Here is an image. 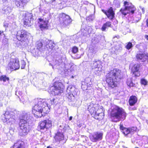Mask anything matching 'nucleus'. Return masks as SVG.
Wrapping results in <instances>:
<instances>
[{"mask_svg": "<svg viewBox=\"0 0 148 148\" xmlns=\"http://www.w3.org/2000/svg\"><path fill=\"white\" fill-rule=\"evenodd\" d=\"M77 89L72 85L69 86L67 88L66 96L69 99H71L77 94Z\"/></svg>", "mask_w": 148, "mask_h": 148, "instance_id": "nucleus-8", "label": "nucleus"}, {"mask_svg": "<svg viewBox=\"0 0 148 148\" xmlns=\"http://www.w3.org/2000/svg\"><path fill=\"white\" fill-rule=\"evenodd\" d=\"M102 110V109H101V108H100V109H99L98 110Z\"/></svg>", "mask_w": 148, "mask_h": 148, "instance_id": "nucleus-64", "label": "nucleus"}, {"mask_svg": "<svg viewBox=\"0 0 148 148\" xmlns=\"http://www.w3.org/2000/svg\"><path fill=\"white\" fill-rule=\"evenodd\" d=\"M91 79L90 78L88 77L86 78L85 82H83V83H85V84H86L87 86H91L92 84V82H91Z\"/></svg>", "mask_w": 148, "mask_h": 148, "instance_id": "nucleus-32", "label": "nucleus"}, {"mask_svg": "<svg viewBox=\"0 0 148 148\" xmlns=\"http://www.w3.org/2000/svg\"><path fill=\"white\" fill-rule=\"evenodd\" d=\"M133 45L132 43L131 42H129L127 44L126 46L125 47L126 48L129 50L130 49L133 47Z\"/></svg>", "mask_w": 148, "mask_h": 148, "instance_id": "nucleus-39", "label": "nucleus"}, {"mask_svg": "<svg viewBox=\"0 0 148 148\" xmlns=\"http://www.w3.org/2000/svg\"><path fill=\"white\" fill-rule=\"evenodd\" d=\"M136 58L138 60L144 62L148 59V55L145 53H138L136 55Z\"/></svg>", "mask_w": 148, "mask_h": 148, "instance_id": "nucleus-23", "label": "nucleus"}, {"mask_svg": "<svg viewBox=\"0 0 148 148\" xmlns=\"http://www.w3.org/2000/svg\"><path fill=\"white\" fill-rule=\"evenodd\" d=\"M26 64V63L24 60L21 61V69H24L25 68Z\"/></svg>", "mask_w": 148, "mask_h": 148, "instance_id": "nucleus-40", "label": "nucleus"}, {"mask_svg": "<svg viewBox=\"0 0 148 148\" xmlns=\"http://www.w3.org/2000/svg\"><path fill=\"white\" fill-rule=\"evenodd\" d=\"M129 130L131 137L132 135L136 131L137 128L136 127H132L131 128H129Z\"/></svg>", "mask_w": 148, "mask_h": 148, "instance_id": "nucleus-35", "label": "nucleus"}, {"mask_svg": "<svg viewBox=\"0 0 148 148\" xmlns=\"http://www.w3.org/2000/svg\"><path fill=\"white\" fill-rule=\"evenodd\" d=\"M8 39L4 37L3 38L2 40V42H3L4 44H5L8 43Z\"/></svg>", "mask_w": 148, "mask_h": 148, "instance_id": "nucleus-44", "label": "nucleus"}, {"mask_svg": "<svg viewBox=\"0 0 148 148\" xmlns=\"http://www.w3.org/2000/svg\"><path fill=\"white\" fill-rule=\"evenodd\" d=\"M51 126V121L49 119H47L40 122L39 123L38 128L42 131L46 130Z\"/></svg>", "mask_w": 148, "mask_h": 148, "instance_id": "nucleus-10", "label": "nucleus"}, {"mask_svg": "<svg viewBox=\"0 0 148 148\" xmlns=\"http://www.w3.org/2000/svg\"><path fill=\"white\" fill-rule=\"evenodd\" d=\"M27 34L26 31L24 30L18 31L17 32L16 38L17 39L21 42H25L27 39Z\"/></svg>", "mask_w": 148, "mask_h": 148, "instance_id": "nucleus-15", "label": "nucleus"}, {"mask_svg": "<svg viewBox=\"0 0 148 148\" xmlns=\"http://www.w3.org/2000/svg\"><path fill=\"white\" fill-rule=\"evenodd\" d=\"M91 66L93 69H94L96 74L99 73L101 71V62L99 60H95L91 64Z\"/></svg>", "mask_w": 148, "mask_h": 148, "instance_id": "nucleus-13", "label": "nucleus"}, {"mask_svg": "<svg viewBox=\"0 0 148 148\" xmlns=\"http://www.w3.org/2000/svg\"><path fill=\"white\" fill-rule=\"evenodd\" d=\"M31 148H37L36 147V146H35V145H33L32 147Z\"/></svg>", "mask_w": 148, "mask_h": 148, "instance_id": "nucleus-56", "label": "nucleus"}, {"mask_svg": "<svg viewBox=\"0 0 148 148\" xmlns=\"http://www.w3.org/2000/svg\"><path fill=\"white\" fill-rule=\"evenodd\" d=\"M56 142L59 144L61 143L63 144L65 143L66 140L64 139V136L62 133L58 132L54 137Z\"/></svg>", "mask_w": 148, "mask_h": 148, "instance_id": "nucleus-17", "label": "nucleus"}, {"mask_svg": "<svg viewBox=\"0 0 148 148\" xmlns=\"http://www.w3.org/2000/svg\"><path fill=\"white\" fill-rule=\"evenodd\" d=\"M140 9L142 11L143 13L144 14V13H145V12L144 8H142L141 7H140Z\"/></svg>", "mask_w": 148, "mask_h": 148, "instance_id": "nucleus-52", "label": "nucleus"}, {"mask_svg": "<svg viewBox=\"0 0 148 148\" xmlns=\"http://www.w3.org/2000/svg\"><path fill=\"white\" fill-rule=\"evenodd\" d=\"M12 27L13 29L16 28V25L15 23H14L12 24Z\"/></svg>", "mask_w": 148, "mask_h": 148, "instance_id": "nucleus-50", "label": "nucleus"}, {"mask_svg": "<svg viewBox=\"0 0 148 148\" xmlns=\"http://www.w3.org/2000/svg\"><path fill=\"white\" fill-rule=\"evenodd\" d=\"M78 51V48L77 47L74 46L72 48V52L74 53H76Z\"/></svg>", "mask_w": 148, "mask_h": 148, "instance_id": "nucleus-41", "label": "nucleus"}, {"mask_svg": "<svg viewBox=\"0 0 148 148\" xmlns=\"http://www.w3.org/2000/svg\"><path fill=\"white\" fill-rule=\"evenodd\" d=\"M105 25L108 27H111V23L109 21L107 22L106 23H104Z\"/></svg>", "mask_w": 148, "mask_h": 148, "instance_id": "nucleus-46", "label": "nucleus"}, {"mask_svg": "<svg viewBox=\"0 0 148 148\" xmlns=\"http://www.w3.org/2000/svg\"><path fill=\"white\" fill-rule=\"evenodd\" d=\"M112 49L113 50V52L115 53L116 51L121 50L122 49V47L121 45L117 43L115 46L113 47H112Z\"/></svg>", "mask_w": 148, "mask_h": 148, "instance_id": "nucleus-29", "label": "nucleus"}, {"mask_svg": "<svg viewBox=\"0 0 148 148\" xmlns=\"http://www.w3.org/2000/svg\"><path fill=\"white\" fill-rule=\"evenodd\" d=\"M37 45L38 46V48L40 49V48L42 46V45L41 42H39L38 43Z\"/></svg>", "mask_w": 148, "mask_h": 148, "instance_id": "nucleus-49", "label": "nucleus"}, {"mask_svg": "<svg viewBox=\"0 0 148 148\" xmlns=\"http://www.w3.org/2000/svg\"><path fill=\"white\" fill-rule=\"evenodd\" d=\"M136 47L140 52L144 51L146 49V45L143 43H140L136 45Z\"/></svg>", "mask_w": 148, "mask_h": 148, "instance_id": "nucleus-26", "label": "nucleus"}, {"mask_svg": "<svg viewBox=\"0 0 148 148\" xmlns=\"http://www.w3.org/2000/svg\"><path fill=\"white\" fill-rule=\"evenodd\" d=\"M72 118H73V117L72 116H70L69 117V120L70 121L72 119Z\"/></svg>", "mask_w": 148, "mask_h": 148, "instance_id": "nucleus-58", "label": "nucleus"}, {"mask_svg": "<svg viewBox=\"0 0 148 148\" xmlns=\"http://www.w3.org/2000/svg\"><path fill=\"white\" fill-rule=\"evenodd\" d=\"M145 112L147 113H148V108H146L145 110Z\"/></svg>", "mask_w": 148, "mask_h": 148, "instance_id": "nucleus-55", "label": "nucleus"}, {"mask_svg": "<svg viewBox=\"0 0 148 148\" xmlns=\"http://www.w3.org/2000/svg\"><path fill=\"white\" fill-rule=\"evenodd\" d=\"M125 128L124 127L123 125H121V124L120 125V129L121 130H122L123 131L124 130V129Z\"/></svg>", "mask_w": 148, "mask_h": 148, "instance_id": "nucleus-51", "label": "nucleus"}, {"mask_svg": "<svg viewBox=\"0 0 148 148\" xmlns=\"http://www.w3.org/2000/svg\"><path fill=\"white\" fill-rule=\"evenodd\" d=\"M102 11L107 16L108 18L112 19L114 17V13L112 7H110L108 11L102 10Z\"/></svg>", "mask_w": 148, "mask_h": 148, "instance_id": "nucleus-22", "label": "nucleus"}, {"mask_svg": "<svg viewBox=\"0 0 148 148\" xmlns=\"http://www.w3.org/2000/svg\"><path fill=\"white\" fill-rule=\"evenodd\" d=\"M124 8L121 9L120 11L121 14L125 16L127 14H133L136 9L131 3L125 1L124 3Z\"/></svg>", "mask_w": 148, "mask_h": 148, "instance_id": "nucleus-6", "label": "nucleus"}, {"mask_svg": "<svg viewBox=\"0 0 148 148\" xmlns=\"http://www.w3.org/2000/svg\"><path fill=\"white\" fill-rule=\"evenodd\" d=\"M136 18H138L137 19H136V20L137 22L139 20H140L141 18V14H138L136 16Z\"/></svg>", "mask_w": 148, "mask_h": 148, "instance_id": "nucleus-48", "label": "nucleus"}, {"mask_svg": "<svg viewBox=\"0 0 148 148\" xmlns=\"http://www.w3.org/2000/svg\"><path fill=\"white\" fill-rule=\"evenodd\" d=\"M98 109V106L97 105L91 103L88 106L87 109L90 114L91 115H93L94 116L97 112V111H96V110Z\"/></svg>", "mask_w": 148, "mask_h": 148, "instance_id": "nucleus-19", "label": "nucleus"}, {"mask_svg": "<svg viewBox=\"0 0 148 148\" xmlns=\"http://www.w3.org/2000/svg\"><path fill=\"white\" fill-rule=\"evenodd\" d=\"M62 84L61 83L56 84L54 86L51 88L52 93L54 95H57L63 92L62 89L61 88Z\"/></svg>", "mask_w": 148, "mask_h": 148, "instance_id": "nucleus-11", "label": "nucleus"}, {"mask_svg": "<svg viewBox=\"0 0 148 148\" xmlns=\"http://www.w3.org/2000/svg\"><path fill=\"white\" fill-rule=\"evenodd\" d=\"M121 71L115 69L111 70L106 75V82L109 87L114 88L117 86V82L121 77Z\"/></svg>", "mask_w": 148, "mask_h": 148, "instance_id": "nucleus-2", "label": "nucleus"}, {"mask_svg": "<svg viewBox=\"0 0 148 148\" xmlns=\"http://www.w3.org/2000/svg\"><path fill=\"white\" fill-rule=\"evenodd\" d=\"M127 114L122 108L116 106L113 109L111 112V118L113 122L123 121L125 119Z\"/></svg>", "mask_w": 148, "mask_h": 148, "instance_id": "nucleus-4", "label": "nucleus"}, {"mask_svg": "<svg viewBox=\"0 0 148 148\" xmlns=\"http://www.w3.org/2000/svg\"><path fill=\"white\" fill-rule=\"evenodd\" d=\"M0 80L1 81H3L4 82H5L7 81L8 82H9V78L8 77H7L5 75H2L0 77Z\"/></svg>", "mask_w": 148, "mask_h": 148, "instance_id": "nucleus-31", "label": "nucleus"}, {"mask_svg": "<svg viewBox=\"0 0 148 148\" xmlns=\"http://www.w3.org/2000/svg\"><path fill=\"white\" fill-rule=\"evenodd\" d=\"M3 24L4 26L5 27H7L8 26V24L7 23H4Z\"/></svg>", "mask_w": 148, "mask_h": 148, "instance_id": "nucleus-53", "label": "nucleus"}, {"mask_svg": "<svg viewBox=\"0 0 148 148\" xmlns=\"http://www.w3.org/2000/svg\"><path fill=\"white\" fill-rule=\"evenodd\" d=\"M12 9L10 7H7L5 9V12L6 14L10 13L11 12Z\"/></svg>", "mask_w": 148, "mask_h": 148, "instance_id": "nucleus-38", "label": "nucleus"}, {"mask_svg": "<svg viewBox=\"0 0 148 148\" xmlns=\"http://www.w3.org/2000/svg\"><path fill=\"white\" fill-rule=\"evenodd\" d=\"M55 0H51L52 2H53L54 1H55Z\"/></svg>", "mask_w": 148, "mask_h": 148, "instance_id": "nucleus-62", "label": "nucleus"}, {"mask_svg": "<svg viewBox=\"0 0 148 148\" xmlns=\"http://www.w3.org/2000/svg\"><path fill=\"white\" fill-rule=\"evenodd\" d=\"M94 18V14H91L88 16L86 18V20L89 21H92Z\"/></svg>", "mask_w": 148, "mask_h": 148, "instance_id": "nucleus-37", "label": "nucleus"}, {"mask_svg": "<svg viewBox=\"0 0 148 148\" xmlns=\"http://www.w3.org/2000/svg\"><path fill=\"white\" fill-rule=\"evenodd\" d=\"M33 15L32 13H27L25 14V17L24 21V25L30 26L33 23Z\"/></svg>", "mask_w": 148, "mask_h": 148, "instance_id": "nucleus-14", "label": "nucleus"}, {"mask_svg": "<svg viewBox=\"0 0 148 148\" xmlns=\"http://www.w3.org/2000/svg\"><path fill=\"white\" fill-rule=\"evenodd\" d=\"M147 25L148 27V19L146 20Z\"/></svg>", "mask_w": 148, "mask_h": 148, "instance_id": "nucleus-57", "label": "nucleus"}, {"mask_svg": "<svg viewBox=\"0 0 148 148\" xmlns=\"http://www.w3.org/2000/svg\"><path fill=\"white\" fill-rule=\"evenodd\" d=\"M3 31H0V35L1 34L3 33Z\"/></svg>", "mask_w": 148, "mask_h": 148, "instance_id": "nucleus-60", "label": "nucleus"}, {"mask_svg": "<svg viewBox=\"0 0 148 148\" xmlns=\"http://www.w3.org/2000/svg\"><path fill=\"white\" fill-rule=\"evenodd\" d=\"M67 61L66 58L60 57L57 58L55 61V65L60 66L61 68H64L66 69H68V64L66 63Z\"/></svg>", "mask_w": 148, "mask_h": 148, "instance_id": "nucleus-9", "label": "nucleus"}, {"mask_svg": "<svg viewBox=\"0 0 148 148\" xmlns=\"http://www.w3.org/2000/svg\"><path fill=\"white\" fill-rule=\"evenodd\" d=\"M15 4L18 7L23 8L29 1V0H14Z\"/></svg>", "mask_w": 148, "mask_h": 148, "instance_id": "nucleus-21", "label": "nucleus"}, {"mask_svg": "<svg viewBox=\"0 0 148 148\" xmlns=\"http://www.w3.org/2000/svg\"><path fill=\"white\" fill-rule=\"evenodd\" d=\"M123 132L125 136H127V137H131V134H130L129 128H125L123 131Z\"/></svg>", "mask_w": 148, "mask_h": 148, "instance_id": "nucleus-30", "label": "nucleus"}, {"mask_svg": "<svg viewBox=\"0 0 148 148\" xmlns=\"http://www.w3.org/2000/svg\"><path fill=\"white\" fill-rule=\"evenodd\" d=\"M54 100V99L52 100L40 99L36 100L32 110L34 116L37 118L41 117L48 113L50 108L49 105L53 104Z\"/></svg>", "mask_w": 148, "mask_h": 148, "instance_id": "nucleus-1", "label": "nucleus"}, {"mask_svg": "<svg viewBox=\"0 0 148 148\" xmlns=\"http://www.w3.org/2000/svg\"><path fill=\"white\" fill-rule=\"evenodd\" d=\"M145 38L147 39V40H148V35H146L145 36Z\"/></svg>", "mask_w": 148, "mask_h": 148, "instance_id": "nucleus-59", "label": "nucleus"}, {"mask_svg": "<svg viewBox=\"0 0 148 148\" xmlns=\"http://www.w3.org/2000/svg\"><path fill=\"white\" fill-rule=\"evenodd\" d=\"M81 57V56H79V57L78 58H80Z\"/></svg>", "mask_w": 148, "mask_h": 148, "instance_id": "nucleus-63", "label": "nucleus"}, {"mask_svg": "<svg viewBox=\"0 0 148 148\" xmlns=\"http://www.w3.org/2000/svg\"><path fill=\"white\" fill-rule=\"evenodd\" d=\"M38 23L40 28L41 30H44L48 29V21L47 20H43L41 18H39Z\"/></svg>", "mask_w": 148, "mask_h": 148, "instance_id": "nucleus-18", "label": "nucleus"}, {"mask_svg": "<svg viewBox=\"0 0 148 148\" xmlns=\"http://www.w3.org/2000/svg\"><path fill=\"white\" fill-rule=\"evenodd\" d=\"M29 119L27 114H22L19 117L20 122L19 123L20 130L19 134L21 136L27 135L29 131V125L27 121Z\"/></svg>", "mask_w": 148, "mask_h": 148, "instance_id": "nucleus-3", "label": "nucleus"}, {"mask_svg": "<svg viewBox=\"0 0 148 148\" xmlns=\"http://www.w3.org/2000/svg\"><path fill=\"white\" fill-rule=\"evenodd\" d=\"M137 101V98L134 96H132L130 97L129 99V102L130 106H132L134 105Z\"/></svg>", "mask_w": 148, "mask_h": 148, "instance_id": "nucleus-27", "label": "nucleus"}, {"mask_svg": "<svg viewBox=\"0 0 148 148\" xmlns=\"http://www.w3.org/2000/svg\"><path fill=\"white\" fill-rule=\"evenodd\" d=\"M47 148H52L50 146H48L47 147Z\"/></svg>", "mask_w": 148, "mask_h": 148, "instance_id": "nucleus-61", "label": "nucleus"}, {"mask_svg": "<svg viewBox=\"0 0 148 148\" xmlns=\"http://www.w3.org/2000/svg\"><path fill=\"white\" fill-rule=\"evenodd\" d=\"M8 67L10 69L14 70L18 69L20 67L18 60L16 58L11 59L8 64Z\"/></svg>", "mask_w": 148, "mask_h": 148, "instance_id": "nucleus-12", "label": "nucleus"}, {"mask_svg": "<svg viewBox=\"0 0 148 148\" xmlns=\"http://www.w3.org/2000/svg\"><path fill=\"white\" fill-rule=\"evenodd\" d=\"M143 139L145 144H148V137L145 136L143 138Z\"/></svg>", "mask_w": 148, "mask_h": 148, "instance_id": "nucleus-45", "label": "nucleus"}, {"mask_svg": "<svg viewBox=\"0 0 148 148\" xmlns=\"http://www.w3.org/2000/svg\"><path fill=\"white\" fill-rule=\"evenodd\" d=\"M24 144V143L21 141H19L15 143L14 146L11 148H21Z\"/></svg>", "mask_w": 148, "mask_h": 148, "instance_id": "nucleus-28", "label": "nucleus"}, {"mask_svg": "<svg viewBox=\"0 0 148 148\" xmlns=\"http://www.w3.org/2000/svg\"><path fill=\"white\" fill-rule=\"evenodd\" d=\"M140 66V64H135L132 68V72L135 76L138 77L140 75L139 70Z\"/></svg>", "mask_w": 148, "mask_h": 148, "instance_id": "nucleus-20", "label": "nucleus"}, {"mask_svg": "<svg viewBox=\"0 0 148 148\" xmlns=\"http://www.w3.org/2000/svg\"><path fill=\"white\" fill-rule=\"evenodd\" d=\"M120 2L119 0H114L113 2V5L116 8H119L120 6Z\"/></svg>", "mask_w": 148, "mask_h": 148, "instance_id": "nucleus-33", "label": "nucleus"}, {"mask_svg": "<svg viewBox=\"0 0 148 148\" xmlns=\"http://www.w3.org/2000/svg\"><path fill=\"white\" fill-rule=\"evenodd\" d=\"M46 42V46L48 49H52L55 46V44L51 40H49L46 39L45 40Z\"/></svg>", "mask_w": 148, "mask_h": 148, "instance_id": "nucleus-25", "label": "nucleus"}, {"mask_svg": "<svg viewBox=\"0 0 148 148\" xmlns=\"http://www.w3.org/2000/svg\"><path fill=\"white\" fill-rule=\"evenodd\" d=\"M86 30L88 31V33L90 34L91 33L92 31V29L90 27L88 26V28H86Z\"/></svg>", "mask_w": 148, "mask_h": 148, "instance_id": "nucleus-42", "label": "nucleus"}, {"mask_svg": "<svg viewBox=\"0 0 148 148\" xmlns=\"http://www.w3.org/2000/svg\"><path fill=\"white\" fill-rule=\"evenodd\" d=\"M94 116L95 119L99 120H100L103 119L104 116V113L102 112L99 113V110H97L96 114H95Z\"/></svg>", "mask_w": 148, "mask_h": 148, "instance_id": "nucleus-24", "label": "nucleus"}, {"mask_svg": "<svg viewBox=\"0 0 148 148\" xmlns=\"http://www.w3.org/2000/svg\"><path fill=\"white\" fill-rule=\"evenodd\" d=\"M18 93L20 95H22V92L21 91H19Z\"/></svg>", "mask_w": 148, "mask_h": 148, "instance_id": "nucleus-54", "label": "nucleus"}, {"mask_svg": "<svg viewBox=\"0 0 148 148\" xmlns=\"http://www.w3.org/2000/svg\"><path fill=\"white\" fill-rule=\"evenodd\" d=\"M107 27L104 24L103 25L102 27H101V29L102 31H105L106 30V29Z\"/></svg>", "mask_w": 148, "mask_h": 148, "instance_id": "nucleus-47", "label": "nucleus"}, {"mask_svg": "<svg viewBox=\"0 0 148 148\" xmlns=\"http://www.w3.org/2000/svg\"><path fill=\"white\" fill-rule=\"evenodd\" d=\"M103 134L99 132H95L90 136V139L93 142L101 140L102 138Z\"/></svg>", "mask_w": 148, "mask_h": 148, "instance_id": "nucleus-16", "label": "nucleus"}, {"mask_svg": "<svg viewBox=\"0 0 148 148\" xmlns=\"http://www.w3.org/2000/svg\"><path fill=\"white\" fill-rule=\"evenodd\" d=\"M140 82L141 84L142 85H143L144 86L147 85L148 82V81L147 80L144 78L141 79Z\"/></svg>", "mask_w": 148, "mask_h": 148, "instance_id": "nucleus-36", "label": "nucleus"}, {"mask_svg": "<svg viewBox=\"0 0 148 148\" xmlns=\"http://www.w3.org/2000/svg\"><path fill=\"white\" fill-rule=\"evenodd\" d=\"M72 21V19L68 15L64 13L59 15V22L62 26L65 27L69 25Z\"/></svg>", "mask_w": 148, "mask_h": 148, "instance_id": "nucleus-7", "label": "nucleus"}, {"mask_svg": "<svg viewBox=\"0 0 148 148\" xmlns=\"http://www.w3.org/2000/svg\"><path fill=\"white\" fill-rule=\"evenodd\" d=\"M90 87L89 86H87L86 84H85V83H83V82L82 83V88L84 90L89 89V87Z\"/></svg>", "mask_w": 148, "mask_h": 148, "instance_id": "nucleus-34", "label": "nucleus"}, {"mask_svg": "<svg viewBox=\"0 0 148 148\" xmlns=\"http://www.w3.org/2000/svg\"><path fill=\"white\" fill-rule=\"evenodd\" d=\"M127 85L130 87H131L133 86V84L131 81L130 82L127 81Z\"/></svg>", "mask_w": 148, "mask_h": 148, "instance_id": "nucleus-43", "label": "nucleus"}, {"mask_svg": "<svg viewBox=\"0 0 148 148\" xmlns=\"http://www.w3.org/2000/svg\"><path fill=\"white\" fill-rule=\"evenodd\" d=\"M15 117L14 113L13 112L9 111H6L1 116L2 121L10 125L14 123Z\"/></svg>", "mask_w": 148, "mask_h": 148, "instance_id": "nucleus-5", "label": "nucleus"}]
</instances>
